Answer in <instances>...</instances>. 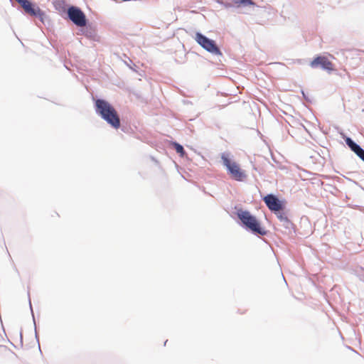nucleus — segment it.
<instances>
[{
	"instance_id": "24",
	"label": "nucleus",
	"mask_w": 364,
	"mask_h": 364,
	"mask_svg": "<svg viewBox=\"0 0 364 364\" xmlns=\"http://www.w3.org/2000/svg\"><path fill=\"white\" fill-rule=\"evenodd\" d=\"M363 162H364V161H363Z\"/></svg>"
},
{
	"instance_id": "7",
	"label": "nucleus",
	"mask_w": 364,
	"mask_h": 364,
	"mask_svg": "<svg viewBox=\"0 0 364 364\" xmlns=\"http://www.w3.org/2000/svg\"><path fill=\"white\" fill-rule=\"evenodd\" d=\"M262 200L272 213H276V211L281 210V209H286L287 200L284 198H279L274 193H267L262 198Z\"/></svg>"
},
{
	"instance_id": "10",
	"label": "nucleus",
	"mask_w": 364,
	"mask_h": 364,
	"mask_svg": "<svg viewBox=\"0 0 364 364\" xmlns=\"http://www.w3.org/2000/svg\"><path fill=\"white\" fill-rule=\"evenodd\" d=\"M279 225L283 228V230H281L283 234L290 237H294L297 235L296 225L289 218L279 223Z\"/></svg>"
},
{
	"instance_id": "23",
	"label": "nucleus",
	"mask_w": 364,
	"mask_h": 364,
	"mask_svg": "<svg viewBox=\"0 0 364 364\" xmlns=\"http://www.w3.org/2000/svg\"><path fill=\"white\" fill-rule=\"evenodd\" d=\"M168 340H166V341H164V346H166V343H167Z\"/></svg>"
},
{
	"instance_id": "22",
	"label": "nucleus",
	"mask_w": 364,
	"mask_h": 364,
	"mask_svg": "<svg viewBox=\"0 0 364 364\" xmlns=\"http://www.w3.org/2000/svg\"><path fill=\"white\" fill-rule=\"evenodd\" d=\"M14 268H15V271H16V272H17V274L19 275V272H18V270L17 269V268H16V267H14Z\"/></svg>"
},
{
	"instance_id": "2",
	"label": "nucleus",
	"mask_w": 364,
	"mask_h": 364,
	"mask_svg": "<svg viewBox=\"0 0 364 364\" xmlns=\"http://www.w3.org/2000/svg\"><path fill=\"white\" fill-rule=\"evenodd\" d=\"M235 214L237 218V222L240 227L257 237L267 235L268 230L262 226L261 221L250 211L237 206H235Z\"/></svg>"
},
{
	"instance_id": "18",
	"label": "nucleus",
	"mask_w": 364,
	"mask_h": 364,
	"mask_svg": "<svg viewBox=\"0 0 364 364\" xmlns=\"http://www.w3.org/2000/svg\"><path fill=\"white\" fill-rule=\"evenodd\" d=\"M28 296L29 308H30L31 313V315H32L33 323V324H35L36 318H35V316H34V313H33V306H32L31 301V299H30V293L29 292H28Z\"/></svg>"
},
{
	"instance_id": "13",
	"label": "nucleus",
	"mask_w": 364,
	"mask_h": 364,
	"mask_svg": "<svg viewBox=\"0 0 364 364\" xmlns=\"http://www.w3.org/2000/svg\"><path fill=\"white\" fill-rule=\"evenodd\" d=\"M232 1L237 8L247 6L259 7L253 0H232Z\"/></svg>"
},
{
	"instance_id": "20",
	"label": "nucleus",
	"mask_w": 364,
	"mask_h": 364,
	"mask_svg": "<svg viewBox=\"0 0 364 364\" xmlns=\"http://www.w3.org/2000/svg\"><path fill=\"white\" fill-rule=\"evenodd\" d=\"M80 28L78 29L77 33V35H83L85 33V26H80Z\"/></svg>"
},
{
	"instance_id": "3",
	"label": "nucleus",
	"mask_w": 364,
	"mask_h": 364,
	"mask_svg": "<svg viewBox=\"0 0 364 364\" xmlns=\"http://www.w3.org/2000/svg\"><path fill=\"white\" fill-rule=\"evenodd\" d=\"M194 39L201 48L213 55L216 56L219 62L222 63L225 56L215 40L207 37L200 31L196 32Z\"/></svg>"
},
{
	"instance_id": "4",
	"label": "nucleus",
	"mask_w": 364,
	"mask_h": 364,
	"mask_svg": "<svg viewBox=\"0 0 364 364\" xmlns=\"http://www.w3.org/2000/svg\"><path fill=\"white\" fill-rule=\"evenodd\" d=\"M223 165L225 167L228 174L235 181H244L247 178L245 171L241 168L240 165L232 160L228 154H221Z\"/></svg>"
},
{
	"instance_id": "14",
	"label": "nucleus",
	"mask_w": 364,
	"mask_h": 364,
	"mask_svg": "<svg viewBox=\"0 0 364 364\" xmlns=\"http://www.w3.org/2000/svg\"><path fill=\"white\" fill-rule=\"evenodd\" d=\"M170 145L181 157H185L186 156V152L183 146L176 141H171Z\"/></svg>"
},
{
	"instance_id": "17",
	"label": "nucleus",
	"mask_w": 364,
	"mask_h": 364,
	"mask_svg": "<svg viewBox=\"0 0 364 364\" xmlns=\"http://www.w3.org/2000/svg\"><path fill=\"white\" fill-rule=\"evenodd\" d=\"M217 3L222 5L225 9H230L233 7V5L231 3L225 2L223 0H215Z\"/></svg>"
},
{
	"instance_id": "8",
	"label": "nucleus",
	"mask_w": 364,
	"mask_h": 364,
	"mask_svg": "<svg viewBox=\"0 0 364 364\" xmlns=\"http://www.w3.org/2000/svg\"><path fill=\"white\" fill-rule=\"evenodd\" d=\"M310 66L312 68H320L323 70L327 71L328 73L334 70L333 64L328 58L321 55H317L310 62Z\"/></svg>"
},
{
	"instance_id": "19",
	"label": "nucleus",
	"mask_w": 364,
	"mask_h": 364,
	"mask_svg": "<svg viewBox=\"0 0 364 364\" xmlns=\"http://www.w3.org/2000/svg\"><path fill=\"white\" fill-rule=\"evenodd\" d=\"M33 325H34L35 337L38 342V347L40 348V342H39V338H38V334L37 328H36V323H35V324H33Z\"/></svg>"
},
{
	"instance_id": "9",
	"label": "nucleus",
	"mask_w": 364,
	"mask_h": 364,
	"mask_svg": "<svg viewBox=\"0 0 364 364\" xmlns=\"http://www.w3.org/2000/svg\"><path fill=\"white\" fill-rule=\"evenodd\" d=\"M341 138L344 140L348 147L353 151L360 160L364 161V149L355 142L351 137L347 136L343 132L341 133Z\"/></svg>"
},
{
	"instance_id": "6",
	"label": "nucleus",
	"mask_w": 364,
	"mask_h": 364,
	"mask_svg": "<svg viewBox=\"0 0 364 364\" xmlns=\"http://www.w3.org/2000/svg\"><path fill=\"white\" fill-rule=\"evenodd\" d=\"M65 19L70 20L77 26H82L88 23V18L84 11L81 8L75 5H70Z\"/></svg>"
},
{
	"instance_id": "16",
	"label": "nucleus",
	"mask_w": 364,
	"mask_h": 364,
	"mask_svg": "<svg viewBox=\"0 0 364 364\" xmlns=\"http://www.w3.org/2000/svg\"><path fill=\"white\" fill-rule=\"evenodd\" d=\"M300 92H301V94L302 95V97H303V99L304 100L305 102H306L308 103H311L312 102V100L310 98L309 94L306 93L304 90L301 89Z\"/></svg>"
},
{
	"instance_id": "21",
	"label": "nucleus",
	"mask_w": 364,
	"mask_h": 364,
	"mask_svg": "<svg viewBox=\"0 0 364 364\" xmlns=\"http://www.w3.org/2000/svg\"><path fill=\"white\" fill-rule=\"evenodd\" d=\"M351 181H353L355 185L359 186L362 188V190L364 191V188H363V187H362L361 186H360V185H359V183H358L357 181H353V180H351Z\"/></svg>"
},
{
	"instance_id": "12",
	"label": "nucleus",
	"mask_w": 364,
	"mask_h": 364,
	"mask_svg": "<svg viewBox=\"0 0 364 364\" xmlns=\"http://www.w3.org/2000/svg\"><path fill=\"white\" fill-rule=\"evenodd\" d=\"M83 26H85V36L93 41H100V36L97 35V31L95 30V27L92 26V24L88 21V23H86V25H84Z\"/></svg>"
},
{
	"instance_id": "15",
	"label": "nucleus",
	"mask_w": 364,
	"mask_h": 364,
	"mask_svg": "<svg viewBox=\"0 0 364 364\" xmlns=\"http://www.w3.org/2000/svg\"><path fill=\"white\" fill-rule=\"evenodd\" d=\"M284 210L285 209H281V210H278L276 211V213H273L279 220V223L288 218Z\"/></svg>"
},
{
	"instance_id": "11",
	"label": "nucleus",
	"mask_w": 364,
	"mask_h": 364,
	"mask_svg": "<svg viewBox=\"0 0 364 364\" xmlns=\"http://www.w3.org/2000/svg\"><path fill=\"white\" fill-rule=\"evenodd\" d=\"M53 4L55 9L57 10L61 17L65 19L68 13V7L70 4H68L65 0H55Z\"/></svg>"
},
{
	"instance_id": "1",
	"label": "nucleus",
	"mask_w": 364,
	"mask_h": 364,
	"mask_svg": "<svg viewBox=\"0 0 364 364\" xmlns=\"http://www.w3.org/2000/svg\"><path fill=\"white\" fill-rule=\"evenodd\" d=\"M96 114L114 129L120 128V116L115 107L106 99L97 95L92 97Z\"/></svg>"
},
{
	"instance_id": "5",
	"label": "nucleus",
	"mask_w": 364,
	"mask_h": 364,
	"mask_svg": "<svg viewBox=\"0 0 364 364\" xmlns=\"http://www.w3.org/2000/svg\"><path fill=\"white\" fill-rule=\"evenodd\" d=\"M23 9L24 14H29L33 17L38 18L39 21L45 26L50 25V20L46 12L40 7L30 0H15Z\"/></svg>"
}]
</instances>
